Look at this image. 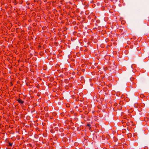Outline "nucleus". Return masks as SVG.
Instances as JSON below:
<instances>
[{"label":"nucleus","instance_id":"20e7f679","mask_svg":"<svg viewBox=\"0 0 149 149\" xmlns=\"http://www.w3.org/2000/svg\"><path fill=\"white\" fill-rule=\"evenodd\" d=\"M111 72H114V71H113V70H112V71H111Z\"/></svg>","mask_w":149,"mask_h":149},{"label":"nucleus","instance_id":"7ed1b4c3","mask_svg":"<svg viewBox=\"0 0 149 149\" xmlns=\"http://www.w3.org/2000/svg\"><path fill=\"white\" fill-rule=\"evenodd\" d=\"M87 126L88 127H90L91 126V125L89 124H88L87 125Z\"/></svg>","mask_w":149,"mask_h":149},{"label":"nucleus","instance_id":"f03ea898","mask_svg":"<svg viewBox=\"0 0 149 149\" xmlns=\"http://www.w3.org/2000/svg\"><path fill=\"white\" fill-rule=\"evenodd\" d=\"M9 145L10 146H12V143H9Z\"/></svg>","mask_w":149,"mask_h":149},{"label":"nucleus","instance_id":"f257e3e1","mask_svg":"<svg viewBox=\"0 0 149 149\" xmlns=\"http://www.w3.org/2000/svg\"><path fill=\"white\" fill-rule=\"evenodd\" d=\"M17 101L18 102L21 104H23L24 103V101L22 100L21 99H19L17 100Z\"/></svg>","mask_w":149,"mask_h":149}]
</instances>
